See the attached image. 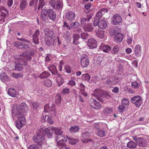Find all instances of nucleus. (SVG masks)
Listing matches in <instances>:
<instances>
[{"label":"nucleus","instance_id":"obj_64","mask_svg":"<svg viewBox=\"0 0 149 149\" xmlns=\"http://www.w3.org/2000/svg\"><path fill=\"white\" fill-rule=\"evenodd\" d=\"M75 82L74 81L72 80H70L67 83V84L71 86H73L75 85Z\"/></svg>","mask_w":149,"mask_h":149},{"label":"nucleus","instance_id":"obj_48","mask_svg":"<svg viewBox=\"0 0 149 149\" xmlns=\"http://www.w3.org/2000/svg\"><path fill=\"white\" fill-rule=\"evenodd\" d=\"M56 82L58 86L59 87L63 84V79L62 77L60 78H58L56 80Z\"/></svg>","mask_w":149,"mask_h":149},{"label":"nucleus","instance_id":"obj_50","mask_svg":"<svg viewBox=\"0 0 149 149\" xmlns=\"http://www.w3.org/2000/svg\"><path fill=\"white\" fill-rule=\"evenodd\" d=\"M121 103L123 105L128 106L129 103V100L127 98H123L122 100Z\"/></svg>","mask_w":149,"mask_h":149},{"label":"nucleus","instance_id":"obj_34","mask_svg":"<svg viewBox=\"0 0 149 149\" xmlns=\"http://www.w3.org/2000/svg\"><path fill=\"white\" fill-rule=\"evenodd\" d=\"M48 68L49 71L52 72L53 74H55L57 73V71L56 68L55 66L54 65H52L49 67Z\"/></svg>","mask_w":149,"mask_h":149},{"label":"nucleus","instance_id":"obj_17","mask_svg":"<svg viewBox=\"0 0 149 149\" xmlns=\"http://www.w3.org/2000/svg\"><path fill=\"white\" fill-rule=\"evenodd\" d=\"M97 42L93 38H90L88 40L87 45L91 49H93L96 48Z\"/></svg>","mask_w":149,"mask_h":149},{"label":"nucleus","instance_id":"obj_46","mask_svg":"<svg viewBox=\"0 0 149 149\" xmlns=\"http://www.w3.org/2000/svg\"><path fill=\"white\" fill-rule=\"evenodd\" d=\"M54 130L55 131V133L56 135H60L62 134V132L61 130V129L58 128L54 127Z\"/></svg>","mask_w":149,"mask_h":149},{"label":"nucleus","instance_id":"obj_31","mask_svg":"<svg viewBox=\"0 0 149 149\" xmlns=\"http://www.w3.org/2000/svg\"><path fill=\"white\" fill-rule=\"evenodd\" d=\"M127 147L130 149H134L136 148L137 144L133 141H130L127 144Z\"/></svg>","mask_w":149,"mask_h":149},{"label":"nucleus","instance_id":"obj_42","mask_svg":"<svg viewBox=\"0 0 149 149\" xmlns=\"http://www.w3.org/2000/svg\"><path fill=\"white\" fill-rule=\"evenodd\" d=\"M79 23L77 21L75 22H72L70 24V26L71 28L73 29H76L79 26Z\"/></svg>","mask_w":149,"mask_h":149},{"label":"nucleus","instance_id":"obj_45","mask_svg":"<svg viewBox=\"0 0 149 149\" xmlns=\"http://www.w3.org/2000/svg\"><path fill=\"white\" fill-rule=\"evenodd\" d=\"M79 128L78 126H75L70 127V130L71 132L75 133L77 132L79 130Z\"/></svg>","mask_w":149,"mask_h":149},{"label":"nucleus","instance_id":"obj_43","mask_svg":"<svg viewBox=\"0 0 149 149\" xmlns=\"http://www.w3.org/2000/svg\"><path fill=\"white\" fill-rule=\"evenodd\" d=\"M81 37L82 39H86L89 38L90 36L87 33L82 32L81 34Z\"/></svg>","mask_w":149,"mask_h":149},{"label":"nucleus","instance_id":"obj_6","mask_svg":"<svg viewBox=\"0 0 149 149\" xmlns=\"http://www.w3.org/2000/svg\"><path fill=\"white\" fill-rule=\"evenodd\" d=\"M12 113L14 114L17 118H21L22 117H24L26 114L25 112L23 111L17 106L16 107L14 106L12 108Z\"/></svg>","mask_w":149,"mask_h":149},{"label":"nucleus","instance_id":"obj_23","mask_svg":"<svg viewBox=\"0 0 149 149\" xmlns=\"http://www.w3.org/2000/svg\"><path fill=\"white\" fill-rule=\"evenodd\" d=\"M141 47L139 45H136L135 47L134 52L136 56L140 57L141 55Z\"/></svg>","mask_w":149,"mask_h":149},{"label":"nucleus","instance_id":"obj_15","mask_svg":"<svg viewBox=\"0 0 149 149\" xmlns=\"http://www.w3.org/2000/svg\"><path fill=\"white\" fill-rule=\"evenodd\" d=\"M8 94L10 96L13 97H16L19 98L21 96L18 94L16 90L12 88H9L8 91Z\"/></svg>","mask_w":149,"mask_h":149},{"label":"nucleus","instance_id":"obj_29","mask_svg":"<svg viewBox=\"0 0 149 149\" xmlns=\"http://www.w3.org/2000/svg\"><path fill=\"white\" fill-rule=\"evenodd\" d=\"M17 107L25 113L28 111V107L27 105L24 103H21L20 105Z\"/></svg>","mask_w":149,"mask_h":149},{"label":"nucleus","instance_id":"obj_47","mask_svg":"<svg viewBox=\"0 0 149 149\" xmlns=\"http://www.w3.org/2000/svg\"><path fill=\"white\" fill-rule=\"evenodd\" d=\"M119 50V48L117 46H114L111 50V52L113 54H116Z\"/></svg>","mask_w":149,"mask_h":149},{"label":"nucleus","instance_id":"obj_13","mask_svg":"<svg viewBox=\"0 0 149 149\" xmlns=\"http://www.w3.org/2000/svg\"><path fill=\"white\" fill-rule=\"evenodd\" d=\"M89 64V60L88 56L86 55L82 56L81 58V64L83 68H86Z\"/></svg>","mask_w":149,"mask_h":149},{"label":"nucleus","instance_id":"obj_58","mask_svg":"<svg viewBox=\"0 0 149 149\" xmlns=\"http://www.w3.org/2000/svg\"><path fill=\"white\" fill-rule=\"evenodd\" d=\"M45 42L47 46H50L51 45L50 40L48 38H47L45 39Z\"/></svg>","mask_w":149,"mask_h":149},{"label":"nucleus","instance_id":"obj_2","mask_svg":"<svg viewBox=\"0 0 149 149\" xmlns=\"http://www.w3.org/2000/svg\"><path fill=\"white\" fill-rule=\"evenodd\" d=\"M18 61L15 62V70L21 71L23 70L24 67L26 65L28 62L26 60L22 57L18 58Z\"/></svg>","mask_w":149,"mask_h":149},{"label":"nucleus","instance_id":"obj_52","mask_svg":"<svg viewBox=\"0 0 149 149\" xmlns=\"http://www.w3.org/2000/svg\"><path fill=\"white\" fill-rule=\"evenodd\" d=\"M118 108L119 111L123 112L125 110V107L124 105L122 104L120 105Z\"/></svg>","mask_w":149,"mask_h":149},{"label":"nucleus","instance_id":"obj_38","mask_svg":"<svg viewBox=\"0 0 149 149\" xmlns=\"http://www.w3.org/2000/svg\"><path fill=\"white\" fill-rule=\"evenodd\" d=\"M49 75V74L48 72L44 71L39 75V77L41 79H43L47 77Z\"/></svg>","mask_w":149,"mask_h":149},{"label":"nucleus","instance_id":"obj_30","mask_svg":"<svg viewBox=\"0 0 149 149\" xmlns=\"http://www.w3.org/2000/svg\"><path fill=\"white\" fill-rule=\"evenodd\" d=\"M44 31L45 35L49 37H51L54 34V32L53 30L48 28L45 29Z\"/></svg>","mask_w":149,"mask_h":149},{"label":"nucleus","instance_id":"obj_14","mask_svg":"<svg viewBox=\"0 0 149 149\" xmlns=\"http://www.w3.org/2000/svg\"><path fill=\"white\" fill-rule=\"evenodd\" d=\"M17 118L18 120L16 122V125L18 129H20L25 125L26 123L25 119L24 117Z\"/></svg>","mask_w":149,"mask_h":149},{"label":"nucleus","instance_id":"obj_20","mask_svg":"<svg viewBox=\"0 0 149 149\" xmlns=\"http://www.w3.org/2000/svg\"><path fill=\"white\" fill-rule=\"evenodd\" d=\"M40 34V31L39 30H37L35 32L33 36V42L36 44H38L39 43L38 36Z\"/></svg>","mask_w":149,"mask_h":149},{"label":"nucleus","instance_id":"obj_51","mask_svg":"<svg viewBox=\"0 0 149 149\" xmlns=\"http://www.w3.org/2000/svg\"><path fill=\"white\" fill-rule=\"evenodd\" d=\"M82 77L84 80L88 81H89L90 78V75L88 74H83L82 75Z\"/></svg>","mask_w":149,"mask_h":149},{"label":"nucleus","instance_id":"obj_44","mask_svg":"<svg viewBox=\"0 0 149 149\" xmlns=\"http://www.w3.org/2000/svg\"><path fill=\"white\" fill-rule=\"evenodd\" d=\"M91 136V134L88 132H86L82 134V137L83 139L88 138Z\"/></svg>","mask_w":149,"mask_h":149},{"label":"nucleus","instance_id":"obj_32","mask_svg":"<svg viewBox=\"0 0 149 149\" xmlns=\"http://www.w3.org/2000/svg\"><path fill=\"white\" fill-rule=\"evenodd\" d=\"M27 4V0H21L20 8L21 10H24L26 8Z\"/></svg>","mask_w":149,"mask_h":149},{"label":"nucleus","instance_id":"obj_49","mask_svg":"<svg viewBox=\"0 0 149 149\" xmlns=\"http://www.w3.org/2000/svg\"><path fill=\"white\" fill-rule=\"evenodd\" d=\"M45 84L46 86L50 87L52 85V82L49 79H47L45 81Z\"/></svg>","mask_w":149,"mask_h":149},{"label":"nucleus","instance_id":"obj_8","mask_svg":"<svg viewBox=\"0 0 149 149\" xmlns=\"http://www.w3.org/2000/svg\"><path fill=\"white\" fill-rule=\"evenodd\" d=\"M131 102L137 107H139L142 104V100L141 97L139 95L135 96L130 99Z\"/></svg>","mask_w":149,"mask_h":149},{"label":"nucleus","instance_id":"obj_1","mask_svg":"<svg viewBox=\"0 0 149 149\" xmlns=\"http://www.w3.org/2000/svg\"><path fill=\"white\" fill-rule=\"evenodd\" d=\"M17 39L19 40L25 42L26 43L24 42H20L19 41H16L14 42V45L15 47L22 49H29L30 48V45L29 44H30L31 43V42L30 40L22 38H18Z\"/></svg>","mask_w":149,"mask_h":149},{"label":"nucleus","instance_id":"obj_53","mask_svg":"<svg viewBox=\"0 0 149 149\" xmlns=\"http://www.w3.org/2000/svg\"><path fill=\"white\" fill-rule=\"evenodd\" d=\"M70 92L69 89L67 88H63L61 92L62 93L64 94H68Z\"/></svg>","mask_w":149,"mask_h":149},{"label":"nucleus","instance_id":"obj_57","mask_svg":"<svg viewBox=\"0 0 149 149\" xmlns=\"http://www.w3.org/2000/svg\"><path fill=\"white\" fill-rule=\"evenodd\" d=\"M87 19L86 17H83L81 19V24L83 26L86 23V22H87Z\"/></svg>","mask_w":149,"mask_h":149},{"label":"nucleus","instance_id":"obj_5","mask_svg":"<svg viewBox=\"0 0 149 149\" xmlns=\"http://www.w3.org/2000/svg\"><path fill=\"white\" fill-rule=\"evenodd\" d=\"M49 4L53 8L57 10H61L63 7V3L61 0H50Z\"/></svg>","mask_w":149,"mask_h":149},{"label":"nucleus","instance_id":"obj_36","mask_svg":"<svg viewBox=\"0 0 149 149\" xmlns=\"http://www.w3.org/2000/svg\"><path fill=\"white\" fill-rule=\"evenodd\" d=\"M41 145L40 144H33L29 146L28 149H40Z\"/></svg>","mask_w":149,"mask_h":149},{"label":"nucleus","instance_id":"obj_54","mask_svg":"<svg viewBox=\"0 0 149 149\" xmlns=\"http://www.w3.org/2000/svg\"><path fill=\"white\" fill-rule=\"evenodd\" d=\"M61 97L60 95H58L56 97L55 102L56 103L60 104L61 102Z\"/></svg>","mask_w":149,"mask_h":149},{"label":"nucleus","instance_id":"obj_12","mask_svg":"<svg viewBox=\"0 0 149 149\" xmlns=\"http://www.w3.org/2000/svg\"><path fill=\"white\" fill-rule=\"evenodd\" d=\"M108 10V9L106 8L100 9L96 14L94 22H95L96 23L97 21L100 20V19L102 17V15L105 13L107 12Z\"/></svg>","mask_w":149,"mask_h":149},{"label":"nucleus","instance_id":"obj_18","mask_svg":"<svg viewBox=\"0 0 149 149\" xmlns=\"http://www.w3.org/2000/svg\"><path fill=\"white\" fill-rule=\"evenodd\" d=\"M75 14L72 12H70L66 13L65 15L66 21L70 22L75 18Z\"/></svg>","mask_w":149,"mask_h":149},{"label":"nucleus","instance_id":"obj_27","mask_svg":"<svg viewBox=\"0 0 149 149\" xmlns=\"http://www.w3.org/2000/svg\"><path fill=\"white\" fill-rule=\"evenodd\" d=\"M73 38V43L74 44L77 45L80 43L79 41V39L80 38V36L78 34H74L72 36Z\"/></svg>","mask_w":149,"mask_h":149},{"label":"nucleus","instance_id":"obj_41","mask_svg":"<svg viewBox=\"0 0 149 149\" xmlns=\"http://www.w3.org/2000/svg\"><path fill=\"white\" fill-rule=\"evenodd\" d=\"M48 14V10L46 9H43L41 11V16L42 19L45 20L47 14Z\"/></svg>","mask_w":149,"mask_h":149},{"label":"nucleus","instance_id":"obj_63","mask_svg":"<svg viewBox=\"0 0 149 149\" xmlns=\"http://www.w3.org/2000/svg\"><path fill=\"white\" fill-rule=\"evenodd\" d=\"M139 84L136 82H134L132 83V86L134 88H137L138 87Z\"/></svg>","mask_w":149,"mask_h":149},{"label":"nucleus","instance_id":"obj_35","mask_svg":"<svg viewBox=\"0 0 149 149\" xmlns=\"http://www.w3.org/2000/svg\"><path fill=\"white\" fill-rule=\"evenodd\" d=\"M114 39L117 42H121L123 39L122 34L120 33L116 34L114 36Z\"/></svg>","mask_w":149,"mask_h":149},{"label":"nucleus","instance_id":"obj_28","mask_svg":"<svg viewBox=\"0 0 149 149\" xmlns=\"http://www.w3.org/2000/svg\"><path fill=\"white\" fill-rule=\"evenodd\" d=\"M0 79L1 81L4 82L8 81L9 79L8 77L4 72H1L0 74Z\"/></svg>","mask_w":149,"mask_h":149},{"label":"nucleus","instance_id":"obj_56","mask_svg":"<svg viewBox=\"0 0 149 149\" xmlns=\"http://www.w3.org/2000/svg\"><path fill=\"white\" fill-rule=\"evenodd\" d=\"M103 113H108L111 112V109L109 108H106L103 111Z\"/></svg>","mask_w":149,"mask_h":149},{"label":"nucleus","instance_id":"obj_59","mask_svg":"<svg viewBox=\"0 0 149 149\" xmlns=\"http://www.w3.org/2000/svg\"><path fill=\"white\" fill-rule=\"evenodd\" d=\"M11 76L12 77H13L14 78H17L19 77H20V74L18 73V74H15L14 73H12L11 74Z\"/></svg>","mask_w":149,"mask_h":149},{"label":"nucleus","instance_id":"obj_10","mask_svg":"<svg viewBox=\"0 0 149 149\" xmlns=\"http://www.w3.org/2000/svg\"><path fill=\"white\" fill-rule=\"evenodd\" d=\"M93 25L95 26H98V27L101 29H105L107 26L106 21L102 19L97 21L96 23L94 22Z\"/></svg>","mask_w":149,"mask_h":149},{"label":"nucleus","instance_id":"obj_62","mask_svg":"<svg viewBox=\"0 0 149 149\" xmlns=\"http://www.w3.org/2000/svg\"><path fill=\"white\" fill-rule=\"evenodd\" d=\"M32 105L33 108L35 109H37L38 107V104L35 102H33L32 104Z\"/></svg>","mask_w":149,"mask_h":149},{"label":"nucleus","instance_id":"obj_9","mask_svg":"<svg viewBox=\"0 0 149 149\" xmlns=\"http://www.w3.org/2000/svg\"><path fill=\"white\" fill-rule=\"evenodd\" d=\"M55 107V106L54 104H52L50 107L48 104H46L44 106V111L45 112H49L50 111H53V113L51 114V116L52 117H54L56 115Z\"/></svg>","mask_w":149,"mask_h":149},{"label":"nucleus","instance_id":"obj_19","mask_svg":"<svg viewBox=\"0 0 149 149\" xmlns=\"http://www.w3.org/2000/svg\"><path fill=\"white\" fill-rule=\"evenodd\" d=\"M106 82L107 84L112 85L116 84L118 82V79L116 77H113L107 79Z\"/></svg>","mask_w":149,"mask_h":149},{"label":"nucleus","instance_id":"obj_25","mask_svg":"<svg viewBox=\"0 0 149 149\" xmlns=\"http://www.w3.org/2000/svg\"><path fill=\"white\" fill-rule=\"evenodd\" d=\"M93 27L91 24L88 23L83 25V29L85 31L90 32L93 31Z\"/></svg>","mask_w":149,"mask_h":149},{"label":"nucleus","instance_id":"obj_55","mask_svg":"<svg viewBox=\"0 0 149 149\" xmlns=\"http://www.w3.org/2000/svg\"><path fill=\"white\" fill-rule=\"evenodd\" d=\"M82 142L83 143H87L90 142H91L92 143H94V140L91 139H82L81 140Z\"/></svg>","mask_w":149,"mask_h":149},{"label":"nucleus","instance_id":"obj_21","mask_svg":"<svg viewBox=\"0 0 149 149\" xmlns=\"http://www.w3.org/2000/svg\"><path fill=\"white\" fill-rule=\"evenodd\" d=\"M54 127H47L45 129L44 131L47 137L49 138L52 137V135L54 132Z\"/></svg>","mask_w":149,"mask_h":149},{"label":"nucleus","instance_id":"obj_33","mask_svg":"<svg viewBox=\"0 0 149 149\" xmlns=\"http://www.w3.org/2000/svg\"><path fill=\"white\" fill-rule=\"evenodd\" d=\"M96 134L99 137H102L106 135V132L104 130L101 129H97Z\"/></svg>","mask_w":149,"mask_h":149},{"label":"nucleus","instance_id":"obj_37","mask_svg":"<svg viewBox=\"0 0 149 149\" xmlns=\"http://www.w3.org/2000/svg\"><path fill=\"white\" fill-rule=\"evenodd\" d=\"M95 33L97 36L99 38L102 39V38L104 35V32L103 31L99 30L98 31H95Z\"/></svg>","mask_w":149,"mask_h":149},{"label":"nucleus","instance_id":"obj_22","mask_svg":"<svg viewBox=\"0 0 149 149\" xmlns=\"http://www.w3.org/2000/svg\"><path fill=\"white\" fill-rule=\"evenodd\" d=\"M48 15L50 19L54 20L56 18V14L53 9H50L48 10Z\"/></svg>","mask_w":149,"mask_h":149},{"label":"nucleus","instance_id":"obj_26","mask_svg":"<svg viewBox=\"0 0 149 149\" xmlns=\"http://www.w3.org/2000/svg\"><path fill=\"white\" fill-rule=\"evenodd\" d=\"M100 48L102 49L104 52L106 53L108 52L111 49V47L109 45L103 44H101Z\"/></svg>","mask_w":149,"mask_h":149},{"label":"nucleus","instance_id":"obj_4","mask_svg":"<svg viewBox=\"0 0 149 149\" xmlns=\"http://www.w3.org/2000/svg\"><path fill=\"white\" fill-rule=\"evenodd\" d=\"M94 94L97 99L101 102L103 103L104 101L102 99L103 98L108 99L111 97V95L109 94L103 93L100 91H96L94 92Z\"/></svg>","mask_w":149,"mask_h":149},{"label":"nucleus","instance_id":"obj_60","mask_svg":"<svg viewBox=\"0 0 149 149\" xmlns=\"http://www.w3.org/2000/svg\"><path fill=\"white\" fill-rule=\"evenodd\" d=\"M91 3H87L86 4L85 7L86 9L88 11V12H89L91 10L90 9V8L91 7Z\"/></svg>","mask_w":149,"mask_h":149},{"label":"nucleus","instance_id":"obj_11","mask_svg":"<svg viewBox=\"0 0 149 149\" xmlns=\"http://www.w3.org/2000/svg\"><path fill=\"white\" fill-rule=\"evenodd\" d=\"M89 103L91 107L94 109H98L101 107V104L94 98H91L89 100Z\"/></svg>","mask_w":149,"mask_h":149},{"label":"nucleus","instance_id":"obj_7","mask_svg":"<svg viewBox=\"0 0 149 149\" xmlns=\"http://www.w3.org/2000/svg\"><path fill=\"white\" fill-rule=\"evenodd\" d=\"M35 52L34 51H31L28 53L26 52H23L19 56V57H22L25 59L27 62L30 61L32 58L31 56L34 57L35 56Z\"/></svg>","mask_w":149,"mask_h":149},{"label":"nucleus","instance_id":"obj_40","mask_svg":"<svg viewBox=\"0 0 149 149\" xmlns=\"http://www.w3.org/2000/svg\"><path fill=\"white\" fill-rule=\"evenodd\" d=\"M67 139L69 141V143L72 145L75 144L79 141L77 139H74L72 138H70L68 136L67 137Z\"/></svg>","mask_w":149,"mask_h":149},{"label":"nucleus","instance_id":"obj_24","mask_svg":"<svg viewBox=\"0 0 149 149\" xmlns=\"http://www.w3.org/2000/svg\"><path fill=\"white\" fill-rule=\"evenodd\" d=\"M137 144L139 146L141 147H146L147 145V142L145 139L143 138L140 137Z\"/></svg>","mask_w":149,"mask_h":149},{"label":"nucleus","instance_id":"obj_3","mask_svg":"<svg viewBox=\"0 0 149 149\" xmlns=\"http://www.w3.org/2000/svg\"><path fill=\"white\" fill-rule=\"evenodd\" d=\"M45 134L43 130H41L37 132L36 134L34 136L33 140L36 143H42L45 140Z\"/></svg>","mask_w":149,"mask_h":149},{"label":"nucleus","instance_id":"obj_61","mask_svg":"<svg viewBox=\"0 0 149 149\" xmlns=\"http://www.w3.org/2000/svg\"><path fill=\"white\" fill-rule=\"evenodd\" d=\"M37 1H38L37 0H32L29 3V6H31L33 5H36L37 3Z\"/></svg>","mask_w":149,"mask_h":149},{"label":"nucleus","instance_id":"obj_39","mask_svg":"<svg viewBox=\"0 0 149 149\" xmlns=\"http://www.w3.org/2000/svg\"><path fill=\"white\" fill-rule=\"evenodd\" d=\"M67 141V140L65 138L61 139L59 141H57V145L58 146H62L65 145V143L64 142H65Z\"/></svg>","mask_w":149,"mask_h":149},{"label":"nucleus","instance_id":"obj_16","mask_svg":"<svg viewBox=\"0 0 149 149\" xmlns=\"http://www.w3.org/2000/svg\"><path fill=\"white\" fill-rule=\"evenodd\" d=\"M122 21V17L119 14H115L113 17L112 24L114 25H118Z\"/></svg>","mask_w":149,"mask_h":149}]
</instances>
